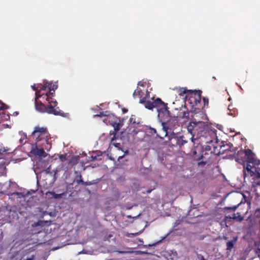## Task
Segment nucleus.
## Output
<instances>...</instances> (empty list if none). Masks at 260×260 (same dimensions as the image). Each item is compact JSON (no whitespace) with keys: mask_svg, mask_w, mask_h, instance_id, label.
Returning <instances> with one entry per match:
<instances>
[{"mask_svg":"<svg viewBox=\"0 0 260 260\" xmlns=\"http://www.w3.org/2000/svg\"><path fill=\"white\" fill-rule=\"evenodd\" d=\"M133 95L134 98H139L140 103L143 104L146 108L149 110H153L154 108L156 109L158 118L161 122L162 126V134H157V137L161 139H163L169 134L172 135V134L175 133L174 131L179 127L177 117L187 119L189 118L190 112L188 110L183 111L177 115L172 114L168 110L167 103H164L158 98L156 99L154 98L150 99L149 92L147 90L144 92L140 88L137 87Z\"/></svg>","mask_w":260,"mask_h":260,"instance_id":"f257e3e1","label":"nucleus"},{"mask_svg":"<svg viewBox=\"0 0 260 260\" xmlns=\"http://www.w3.org/2000/svg\"><path fill=\"white\" fill-rule=\"evenodd\" d=\"M35 108L41 113H47L54 115L62 116L63 113L57 107V102L54 98H50L46 94H40L38 92L35 98Z\"/></svg>","mask_w":260,"mask_h":260,"instance_id":"f03ea898","label":"nucleus"},{"mask_svg":"<svg viewBox=\"0 0 260 260\" xmlns=\"http://www.w3.org/2000/svg\"><path fill=\"white\" fill-rule=\"evenodd\" d=\"M187 128L192 136L191 138L192 141L193 139L198 141L202 139L205 141L204 139H206V137H208L210 134L214 135V133L209 129L207 122H190Z\"/></svg>","mask_w":260,"mask_h":260,"instance_id":"7ed1b4c3","label":"nucleus"},{"mask_svg":"<svg viewBox=\"0 0 260 260\" xmlns=\"http://www.w3.org/2000/svg\"><path fill=\"white\" fill-rule=\"evenodd\" d=\"M211 135H213V134H210L208 137H206V139H205V141L202 140V139L199 141V143H201V145L203 143H205L206 145H204V149L205 151H210L211 153H213L215 155H219L220 153H223L225 151H226V149H224L225 147L223 145H219L216 142L215 145L213 143H214L212 139Z\"/></svg>","mask_w":260,"mask_h":260,"instance_id":"20e7f679","label":"nucleus"},{"mask_svg":"<svg viewBox=\"0 0 260 260\" xmlns=\"http://www.w3.org/2000/svg\"><path fill=\"white\" fill-rule=\"evenodd\" d=\"M31 136L37 142L43 140L47 141L49 136V133L46 127L37 126L35 127Z\"/></svg>","mask_w":260,"mask_h":260,"instance_id":"39448f33","label":"nucleus"},{"mask_svg":"<svg viewBox=\"0 0 260 260\" xmlns=\"http://www.w3.org/2000/svg\"><path fill=\"white\" fill-rule=\"evenodd\" d=\"M190 112L193 114L191 115V120L190 122H207V115L205 112L201 110L199 107H193L191 108Z\"/></svg>","mask_w":260,"mask_h":260,"instance_id":"423d86ee","label":"nucleus"},{"mask_svg":"<svg viewBox=\"0 0 260 260\" xmlns=\"http://www.w3.org/2000/svg\"><path fill=\"white\" fill-rule=\"evenodd\" d=\"M176 132L170 136V143L173 145L181 148L184 144L187 143V140L183 135H180Z\"/></svg>","mask_w":260,"mask_h":260,"instance_id":"0eeeda50","label":"nucleus"},{"mask_svg":"<svg viewBox=\"0 0 260 260\" xmlns=\"http://www.w3.org/2000/svg\"><path fill=\"white\" fill-rule=\"evenodd\" d=\"M201 101V93H198L197 91H193V93L191 94L187 101L191 105V108L193 107L200 108Z\"/></svg>","mask_w":260,"mask_h":260,"instance_id":"6e6552de","label":"nucleus"},{"mask_svg":"<svg viewBox=\"0 0 260 260\" xmlns=\"http://www.w3.org/2000/svg\"><path fill=\"white\" fill-rule=\"evenodd\" d=\"M240 154H244L246 158V161L248 162H251V164H255L256 161V159L255 157L254 154L252 152V150L247 149H245L244 151L238 152L237 155V159L239 160V155Z\"/></svg>","mask_w":260,"mask_h":260,"instance_id":"1a4fd4ad","label":"nucleus"},{"mask_svg":"<svg viewBox=\"0 0 260 260\" xmlns=\"http://www.w3.org/2000/svg\"><path fill=\"white\" fill-rule=\"evenodd\" d=\"M48 91L46 92L45 94H46L50 98H54L55 95V90L57 88L58 85L57 82L53 83L52 82H48Z\"/></svg>","mask_w":260,"mask_h":260,"instance_id":"9d476101","label":"nucleus"},{"mask_svg":"<svg viewBox=\"0 0 260 260\" xmlns=\"http://www.w3.org/2000/svg\"><path fill=\"white\" fill-rule=\"evenodd\" d=\"M177 92L180 96H183L185 95V101H187V98H189L191 93H193V91L191 90H188L185 87H182L177 89Z\"/></svg>","mask_w":260,"mask_h":260,"instance_id":"9b49d317","label":"nucleus"},{"mask_svg":"<svg viewBox=\"0 0 260 260\" xmlns=\"http://www.w3.org/2000/svg\"><path fill=\"white\" fill-rule=\"evenodd\" d=\"M112 126L114 127V129L112 131H110V135H113L111 138V141H113L116 139V133L119 131L121 125L119 123L114 122L112 124Z\"/></svg>","mask_w":260,"mask_h":260,"instance_id":"f8f14e48","label":"nucleus"},{"mask_svg":"<svg viewBox=\"0 0 260 260\" xmlns=\"http://www.w3.org/2000/svg\"><path fill=\"white\" fill-rule=\"evenodd\" d=\"M256 170V168H254V169H250L249 171L245 170V166H244V169H243L244 179H245L247 176H250L251 177L254 176V175L255 173Z\"/></svg>","mask_w":260,"mask_h":260,"instance_id":"ddd939ff","label":"nucleus"},{"mask_svg":"<svg viewBox=\"0 0 260 260\" xmlns=\"http://www.w3.org/2000/svg\"><path fill=\"white\" fill-rule=\"evenodd\" d=\"M201 149V148H199V147H197L194 150L192 151V153L194 156V157L198 160L201 159L203 157V153L204 151H202V154H197L198 151H200Z\"/></svg>","mask_w":260,"mask_h":260,"instance_id":"4468645a","label":"nucleus"},{"mask_svg":"<svg viewBox=\"0 0 260 260\" xmlns=\"http://www.w3.org/2000/svg\"><path fill=\"white\" fill-rule=\"evenodd\" d=\"M237 238H234L233 240L229 241L226 243V249L228 250H231L234 247L235 243L236 242Z\"/></svg>","mask_w":260,"mask_h":260,"instance_id":"2eb2a0df","label":"nucleus"},{"mask_svg":"<svg viewBox=\"0 0 260 260\" xmlns=\"http://www.w3.org/2000/svg\"><path fill=\"white\" fill-rule=\"evenodd\" d=\"M226 217L230 219L237 220L240 221H242L243 219V217L239 213H234L232 215V216H228Z\"/></svg>","mask_w":260,"mask_h":260,"instance_id":"dca6fc26","label":"nucleus"},{"mask_svg":"<svg viewBox=\"0 0 260 260\" xmlns=\"http://www.w3.org/2000/svg\"><path fill=\"white\" fill-rule=\"evenodd\" d=\"M47 82V81L45 82L44 84H39V91H41V93H44L43 91L48 90L49 85Z\"/></svg>","mask_w":260,"mask_h":260,"instance_id":"f3484780","label":"nucleus"},{"mask_svg":"<svg viewBox=\"0 0 260 260\" xmlns=\"http://www.w3.org/2000/svg\"><path fill=\"white\" fill-rule=\"evenodd\" d=\"M79 157L78 156H73L72 157V158L70 159L69 164L74 166L76 165L79 161Z\"/></svg>","mask_w":260,"mask_h":260,"instance_id":"a211bd4d","label":"nucleus"},{"mask_svg":"<svg viewBox=\"0 0 260 260\" xmlns=\"http://www.w3.org/2000/svg\"><path fill=\"white\" fill-rule=\"evenodd\" d=\"M178 258V254L176 251H172L171 254L170 255V257L168 260H177Z\"/></svg>","mask_w":260,"mask_h":260,"instance_id":"6ab92c4d","label":"nucleus"},{"mask_svg":"<svg viewBox=\"0 0 260 260\" xmlns=\"http://www.w3.org/2000/svg\"><path fill=\"white\" fill-rule=\"evenodd\" d=\"M75 180L77 184L84 183V181L82 179V175L80 174H78L75 178Z\"/></svg>","mask_w":260,"mask_h":260,"instance_id":"aec40b11","label":"nucleus"},{"mask_svg":"<svg viewBox=\"0 0 260 260\" xmlns=\"http://www.w3.org/2000/svg\"><path fill=\"white\" fill-rule=\"evenodd\" d=\"M45 153V152L44 150L42 148L37 149L35 152V154L37 155H38L39 156H44Z\"/></svg>","mask_w":260,"mask_h":260,"instance_id":"412c9836","label":"nucleus"},{"mask_svg":"<svg viewBox=\"0 0 260 260\" xmlns=\"http://www.w3.org/2000/svg\"><path fill=\"white\" fill-rule=\"evenodd\" d=\"M239 205V204H238L237 206H234L233 207H225L224 208V210H230L232 212H235Z\"/></svg>","mask_w":260,"mask_h":260,"instance_id":"4be33fe9","label":"nucleus"},{"mask_svg":"<svg viewBox=\"0 0 260 260\" xmlns=\"http://www.w3.org/2000/svg\"><path fill=\"white\" fill-rule=\"evenodd\" d=\"M39 84L36 86L35 84H34L31 86V88L32 89L36 91L35 95H36V93L38 92L40 94H43V93H41V91H39Z\"/></svg>","mask_w":260,"mask_h":260,"instance_id":"5701e85b","label":"nucleus"},{"mask_svg":"<svg viewBox=\"0 0 260 260\" xmlns=\"http://www.w3.org/2000/svg\"><path fill=\"white\" fill-rule=\"evenodd\" d=\"M59 158L62 162H64L67 160V154L64 153L59 155Z\"/></svg>","mask_w":260,"mask_h":260,"instance_id":"b1692460","label":"nucleus"},{"mask_svg":"<svg viewBox=\"0 0 260 260\" xmlns=\"http://www.w3.org/2000/svg\"><path fill=\"white\" fill-rule=\"evenodd\" d=\"M52 194L53 195V197L55 198V199H59V198H62L63 196H64L65 193H55L54 192H52Z\"/></svg>","mask_w":260,"mask_h":260,"instance_id":"393cba45","label":"nucleus"},{"mask_svg":"<svg viewBox=\"0 0 260 260\" xmlns=\"http://www.w3.org/2000/svg\"><path fill=\"white\" fill-rule=\"evenodd\" d=\"M8 108V106L0 101V111L7 109Z\"/></svg>","mask_w":260,"mask_h":260,"instance_id":"a878e982","label":"nucleus"},{"mask_svg":"<svg viewBox=\"0 0 260 260\" xmlns=\"http://www.w3.org/2000/svg\"><path fill=\"white\" fill-rule=\"evenodd\" d=\"M251 162H248V161H247V164H246V167H245V170H249V169H254V168H255V167H254V166H251L250 165Z\"/></svg>","mask_w":260,"mask_h":260,"instance_id":"bb28decb","label":"nucleus"},{"mask_svg":"<svg viewBox=\"0 0 260 260\" xmlns=\"http://www.w3.org/2000/svg\"><path fill=\"white\" fill-rule=\"evenodd\" d=\"M148 131L149 133H150L151 135H153L155 134L156 135L158 134L157 133L156 130L155 128L150 127Z\"/></svg>","mask_w":260,"mask_h":260,"instance_id":"cd10ccee","label":"nucleus"},{"mask_svg":"<svg viewBox=\"0 0 260 260\" xmlns=\"http://www.w3.org/2000/svg\"><path fill=\"white\" fill-rule=\"evenodd\" d=\"M43 224V222L42 221H38L37 222L34 223L32 224L33 226L36 227L37 226H42Z\"/></svg>","mask_w":260,"mask_h":260,"instance_id":"c85d7f7f","label":"nucleus"},{"mask_svg":"<svg viewBox=\"0 0 260 260\" xmlns=\"http://www.w3.org/2000/svg\"><path fill=\"white\" fill-rule=\"evenodd\" d=\"M203 101L204 102V106L205 107L206 106H208L209 103V100L207 98L204 97L203 99Z\"/></svg>","mask_w":260,"mask_h":260,"instance_id":"c756f323","label":"nucleus"},{"mask_svg":"<svg viewBox=\"0 0 260 260\" xmlns=\"http://www.w3.org/2000/svg\"><path fill=\"white\" fill-rule=\"evenodd\" d=\"M99 156L98 155L92 154L91 156L90 157V160H97L98 159V157Z\"/></svg>","mask_w":260,"mask_h":260,"instance_id":"7c9ffc66","label":"nucleus"},{"mask_svg":"<svg viewBox=\"0 0 260 260\" xmlns=\"http://www.w3.org/2000/svg\"><path fill=\"white\" fill-rule=\"evenodd\" d=\"M254 176L255 177L256 180L260 179V173L257 170Z\"/></svg>","mask_w":260,"mask_h":260,"instance_id":"2f4dec72","label":"nucleus"},{"mask_svg":"<svg viewBox=\"0 0 260 260\" xmlns=\"http://www.w3.org/2000/svg\"><path fill=\"white\" fill-rule=\"evenodd\" d=\"M197 257L199 260H206L204 256L201 254H197Z\"/></svg>","mask_w":260,"mask_h":260,"instance_id":"473e14b6","label":"nucleus"},{"mask_svg":"<svg viewBox=\"0 0 260 260\" xmlns=\"http://www.w3.org/2000/svg\"><path fill=\"white\" fill-rule=\"evenodd\" d=\"M129 122L132 124H135L136 123L135 121V118L132 116L129 119Z\"/></svg>","mask_w":260,"mask_h":260,"instance_id":"72a5a7b5","label":"nucleus"},{"mask_svg":"<svg viewBox=\"0 0 260 260\" xmlns=\"http://www.w3.org/2000/svg\"><path fill=\"white\" fill-rule=\"evenodd\" d=\"M228 114L233 116H235L236 115V112L235 110H231V111H230V112L228 113Z\"/></svg>","mask_w":260,"mask_h":260,"instance_id":"f704fd0d","label":"nucleus"},{"mask_svg":"<svg viewBox=\"0 0 260 260\" xmlns=\"http://www.w3.org/2000/svg\"><path fill=\"white\" fill-rule=\"evenodd\" d=\"M117 252L119 253L124 254V253H132V251H119L118 250Z\"/></svg>","mask_w":260,"mask_h":260,"instance_id":"c9c22d12","label":"nucleus"},{"mask_svg":"<svg viewBox=\"0 0 260 260\" xmlns=\"http://www.w3.org/2000/svg\"><path fill=\"white\" fill-rule=\"evenodd\" d=\"M113 145H114V146L116 148H118L119 149H121V145L120 143H114Z\"/></svg>","mask_w":260,"mask_h":260,"instance_id":"e433bc0d","label":"nucleus"},{"mask_svg":"<svg viewBox=\"0 0 260 260\" xmlns=\"http://www.w3.org/2000/svg\"><path fill=\"white\" fill-rule=\"evenodd\" d=\"M254 183L256 186H260V180L258 179L255 180L254 181Z\"/></svg>","mask_w":260,"mask_h":260,"instance_id":"4c0bfd02","label":"nucleus"},{"mask_svg":"<svg viewBox=\"0 0 260 260\" xmlns=\"http://www.w3.org/2000/svg\"><path fill=\"white\" fill-rule=\"evenodd\" d=\"M35 256H36V255H35H35H32L31 256V257H29V258H27L26 259H25V260H34V258H35Z\"/></svg>","mask_w":260,"mask_h":260,"instance_id":"58836bf2","label":"nucleus"},{"mask_svg":"<svg viewBox=\"0 0 260 260\" xmlns=\"http://www.w3.org/2000/svg\"><path fill=\"white\" fill-rule=\"evenodd\" d=\"M96 116L101 117L103 116H106V115L104 114L103 112H100L99 114H97Z\"/></svg>","mask_w":260,"mask_h":260,"instance_id":"ea45409f","label":"nucleus"},{"mask_svg":"<svg viewBox=\"0 0 260 260\" xmlns=\"http://www.w3.org/2000/svg\"><path fill=\"white\" fill-rule=\"evenodd\" d=\"M81 184H82V185H85V186L89 185H90V184H91V183H88V182H84V183H81Z\"/></svg>","mask_w":260,"mask_h":260,"instance_id":"a19ab883","label":"nucleus"},{"mask_svg":"<svg viewBox=\"0 0 260 260\" xmlns=\"http://www.w3.org/2000/svg\"><path fill=\"white\" fill-rule=\"evenodd\" d=\"M179 224V221H176L174 223V227H176V226H177Z\"/></svg>","mask_w":260,"mask_h":260,"instance_id":"79ce46f5","label":"nucleus"},{"mask_svg":"<svg viewBox=\"0 0 260 260\" xmlns=\"http://www.w3.org/2000/svg\"><path fill=\"white\" fill-rule=\"evenodd\" d=\"M138 85L139 86H144V84L143 82H142L141 81H139L138 83Z\"/></svg>","mask_w":260,"mask_h":260,"instance_id":"37998d69","label":"nucleus"},{"mask_svg":"<svg viewBox=\"0 0 260 260\" xmlns=\"http://www.w3.org/2000/svg\"><path fill=\"white\" fill-rule=\"evenodd\" d=\"M260 213V209H257L256 210H255V214H257V213Z\"/></svg>","mask_w":260,"mask_h":260,"instance_id":"c03bdc74","label":"nucleus"},{"mask_svg":"<svg viewBox=\"0 0 260 260\" xmlns=\"http://www.w3.org/2000/svg\"><path fill=\"white\" fill-rule=\"evenodd\" d=\"M232 106H231V105H229V106L228 110H229L230 111H231V110H232Z\"/></svg>","mask_w":260,"mask_h":260,"instance_id":"a18cd8bd","label":"nucleus"},{"mask_svg":"<svg viewBox=\"0 0 260 260\" xmlns=\"http://www.w3.org/2000/svg\"><path fill=\"white\" fill-rule=\"evenodd\" d=\"M3 235H2V233H1V234H0V241H2V240L3 239Z\"/></svg>","mask_w":260,"mask_h":260,"instance_id":"49530a36","label":"nucleus"},{"mask_svg":"<svg viewBox=\"0 0 260 260\" xmlns=\"http://www.w3.org/2000/svg\"><path fill=\"white\" fill-rule=\"evenodd\" d=\"M123 156H124L123 155L119 156L118 158V160H119L120 159H122L123 157Z\"/></svg>","mask_w":260,"mask_h":260,"instance_id":"de8ad7c7","label":"nucleus"},{"mask_svg":"<svg viewBox=\"0 0 260 260\" xmlns=\"http://www.w3.org/2000/svg\"><path fill=\"white\" fill-rule=\"evenodd\" d=\"M161 241V240L158 241L157 243H156L155 244H153L152 245H155L157 243H159Z\"/></svg>","mask_w":260,"mask_h":260,"instance_id":"09e8293b","label":"nucleus"},{"mask_svg":"<svg viewBox=\"0 0 260 260\" xmlns=\"http://www.w3.org/2000/svg\"><path fill=\"white\" fill-rule=\"evenodd\" d=\"M14 113H15V114H16V115L18 114V112H15Z\"/></svg>","mask_w":260,"mask_h":260,"instance_id":"8fccbe9b","label":"nucleus"},{"mask_svg":"<svg viewBox=\"0 0 260 260\" xmlns=\"http://www.w3.org/2000/svg\"><path fill=\"white\" fill-rule=\"evenodd\" d=\"M151 192V190L147 191L148 193H150Z\"/></svg>","mask_w":260,"mask_h":260,"instance_id":"3c124183","label":"nucleus"},{"mask_svg":"<svg viewBox=\"0 0 260 260\" xmlns=\"http://www.w3.org/2000/svg\"><path fill=\"white\" fill-rule=\"evenodd\" d=\"M184 109H186V106H185V105H184Z\"/></svg>","mask_w":260,"mask_h":260,"instance_id":"603ef678","label":"nucleus"},{"mask_svg":"<svg viewBox=\"0 0 260 260\" xmlns=\"http://www.w3.org/2000/svg\"><path fill=\"white\" fill-rule=\"evenodd\" d=\"M166 237H164L162 240L165 239Z\"/></svg>","mask_w":260,"mask_h":260,"instance_id":"864d4df0","label":"nucleus"},{"mask_svg":"<svg viewBox=\"0 0 260 260\" xmlns=\"http://www.w3.org/2000/svg\"><path fill=\"white\" fill-rule=\"evenodd\" d=\"M257 216H258L259 217H260V215H257Z\"/></svg>","mask_w":260,"mask_h":260,"instance_id":"5fc2aeb1","label":"nucleus"},{"mask_svg":"<svg viewBox=\"0 0 260 260\" xmlns=\"http://www.w3.org/2000/svg\"><path fill=\"white\" fill-rule=\"evenodd\" d=\"M258 250L260 251V248H258Z\"/></svg>","mask_w":260,"mask_h":260,"instance_id":"6e6d98bb","label":"nucleus"}]
</instances>
